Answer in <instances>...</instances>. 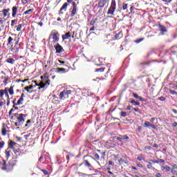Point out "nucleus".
<instances>
[{
	"label": "nucleus",
	"instance_id": "f257e3e1",
	"mask_svg": "<svg viewBox=\"0 0 177 177\" xmlns=\"http://www.w3.org/2000/svg\"><path fill=\"white\" fill-rule=\"evenodd\" d=\"M26 117H27V115L16 113L13 116H11L10 119L15 121V127H23L24 122H26Z\"/></svg>",
	"mask_w": 177,
	"mask_h": 177
},
{
	"label": "nucleus",
	"instance_id": "f03ea898",
	"mask_svg": "<svg viewBox=\"0 0 177 177\" xmlns=\"http://www.w3.org/2000/svg\"><path fill=\"white\" fill-rule=\"evenodd\" d=\"M16 160H14V162H12V161H10L8 164H6V160H3L2 161V164H1L0 167L2 169V171H6L7 172H9L13 169V167L16 165Z\"/></svg>",
	"mask_w": 177,
	"mask_h": 177
},
{
	"label": "nucleus",
	"instance_id": "7ed1b4c3",
	"mask_svg": "<svg viewBox=\"0 0 177 177\" xmlns=\"http://www.w3.org/2000/svg\"><path fill=\"white\" fill-rule=\"evenodd\" d=\"M77 0H66L68 3H71L72 8L69 10V17H74L75 15H77V12H78V8H77V3H75Z\"/></svg>",
	"mask_w": 177,
	"mask_h": 177
},
{
	"label": "nucleus",
	"instance_id": "20e7f679",
	"mask_svg": "<svg viewBox=\"0 0 177 177\" xmlns=\"http://www.w3.org/2000/svg\"><path fill=\"white\" fill-rule=\"evenodd\" d=\"M32 82L35 84V86H39V91H41V89H48V87L49 86V81L44 82L42 80L39 84H38L36 80L32 81Z\"/></svg>",
	"mask_w": 177,
	"mask_h": 177
},
{
	"label": "nucleus",
	"instance_id": "39448f33",
	"mask_svg": "<svg viewBox=\"0 0 177 177\" xmlns=\"http://www.w3.org/2000/svg\"><path fill=\"white\" fill-rule=\"evenodd\" d=\"M115 9H117V3L115 0H111V5L106 12V15L114 16V12H115Z\"/></svg>",
	"mask_w": 177,
	"mask_h": 177
},
{
	"label": "nucleus",
	"instance_id": "423d86ee",
	"mask_svg": "<svg viewBox=\"0 0 177 177\" xmlns=\"http://www.w3.org/2000/svg\"><path fill=\"white\" fill-rule=\"evenodd\" d=\"M50 37H51L52 39H53V44H56V42H59V41L60 40V34L56 30H53L50 32Z\"/></svg>",
	"mask_w": 177,
	"mask_h": 177
},
{
	"label": "nucleus",
	"instance_id": "0eeeda50",
	"mask_svg": "<svg viewBox=\"0 0 177 177\" xmlns=\"http://www.w3.org/2000/svg\"><path fill=\"white\" fill-rule=\"evenodd\" d=\"M70 95H71V90H64L59 93V99L61 100H66V99H68V97H70Z\"/></svg>",
	"mask_w": 177,
	"mask_h": 177
},
{
	"label": "nucleus",
	"instance_id": "6e6552de",
	"mask_svg": "<svg viewBox=\"0 0 177 177\" xmlns=\"http://www.w3.org/2000/svg\"><path fill=\"white\" fill-rule=\"evenodd\" d=\"M12 37L15 36V37L13 38L12 37H9L8 39V44H7V46H9V45H13V41H15V45L16 46V45H18L20 39H17V37H16V35L15 34H12L11 35Z\"/></svg>",
	"mask_w": 177,
	"mask_h": 177
},
{
	"label": "nucleus",
	"instance_id": "1a4fd4ad",
	"mask_svg": "<svg viewBox=\"0 0 177 177\" xmlns=\"http://www.w3.org/2000/svg\"><path fill=\"white\" fill-rule=\"evenodd\" d=\"M85 167L86 168H92V164H91L87 160H84L83 162L80 164L79 168H80L82 171H85Z\"/></svg>",
	"mask_w": 177,
	"mask_h": 177
},
{
	"label": "nucleus",
	"instance_id": "9d476101",
	"mask_svg": "<svg viewBox=\"0 0 177 177\" xmlns=\"http://www.w3.org/2000/svg\"><path fill=\"white\" fill-rule=\"evenodd\" d=\"M56 53H66V51L64 50V48H63V46L60 45V44L57 43L55 46H54Z\"/></svg>",
	"mask_w": 177,
	"mask_h": 177
},
{
	"label": "nucleus",
	"instance_id": "9b49d317",
	"mask_svg": "<svg viewBox=\"0 0 177 177\" xmlns=\"http://www.w3.org/2000/svg\"><path fill=\"white\" fill-rule=\"evenodd\" d=\"M151 63H152L151 61H149L147 62H140L137 64V67L138 68H145V66H150Z\"/></svg>",
	"mask_w": 177,
	"mask_h": 177
},
{
	"label": "nucleus",
	"instance_id": "f8f14e48",
	"mask_svg": "<svg viewBox=\"0 0 177 177\" xmlns=\"http://www.w3.org/2000/svg\"><path fill=\"white\" fill-rule=\"evenodd\" d=\"M110 2V0H99L98 1V8H104L105 5H107Z\"/></svg>",
	"mask_w": 177,
	"mask_h": 177
},
{
	"label": "nucleus",
	"instance_id": "ddd939ff",
	"mask_svg": "<svg viewBox=\"0 0 177 177\" xmlns=\"http://www.w3.org/2000/svg\"><path fill=\"white\" fill-rule=\"evenodd\" d=\"M50 73H62L64 74L66 73V68H56L50 69Z\"/></svg>",
	"mask_w": 177,
	"mask_h": 177
},
{
	"label": "nucleus",
	"instance_id": "4468645a",
	"mask_svg": "<svg viewBox=\"0 0 177 177\" xmlns=\"http://www.w3.org/2000/svg\"><path fill=\"white\" fill-rule=\"evenodd\" d=\"M129 139V137L127 135L124 136H120V137H118L116 138V140H118V142H120V143H123L124 140H128Z\"/></svg>",
	"mask_w": 177,
	"mask_h": 177
},
{
	"label": "nucleus",
	"instance_id": "2eb2a0df",
	"mask_svg": "<svg viewBox=\"0 0 177 177\" xmlns=\"http://www.w3.org/2000/svg\"><path fill=\"white\" fill-rule=\"evenodd\" d=\"M26 97V95H24V93H22L21 95V97L18 100V101L16 104V106H21V104H23V102H24V97Z\"/></svg>",
	"mask_w": 177,
	"mask_h": 177
},
{
	"label": "nucleus",
	"instance_id": "dca6fc26",
	"mask_svg": "<svg viewBox=\"0 0 177 177\" xmlns=\"http://www.w3.org/2000/svg\"><path fill=\"white\" fill-rule=\"evenodd\" d=\"M144 127L145 128H149V127H150L153 129H156V128H157L155 124H151V123H150V122H147V121L145 122Z\"/></svg>",
	"mask_w": 177,
	"mask_h": 177
},
{
	"label": "nucleus",
	"instance_id": "f3484780",
	"mask_svg": "<svg viewBox=\"0 0 177 177\" xmlns=\"http://www.w3.org/2000/svg\"><path fill=\"white\" fill-rule=\"evenodd\" d=\"M151 161L153 164H165V160H163V159H160V158H158L157 160H150Z\"/></svg>",
	"mask_w": 177,
	"mask_h": 177
},
{
	"label": "nucleus",
	"instance_id": "a211bd4d",
	"mask_svg": "<svg viewBox=\"0 0 177 177\" xmlns=\"http://www.w3.org/2000/svg\"><path fill=\"white\" fill-rule=\"evenodd\" d=\"M17 145V143L13 142V140H9L8 148H10L12 150H13V149H15V146H16Z\"/></svg>",
	"mask_w": 177,
	"mask_h": 177
},
{
	"label": "nucleus",
	"instance_id": "6ab92c4d",
	"mask_svg": "<svg viewBox=\"0 0 177 177\" xmlns=\"http://www.w3.org/2000/svg\"><path fill=\"white\" fill-rule=\"evenodd\" d=\"M158 27H159V30H160V32H162V34L167 32V28L165 26L161 25V24H158Z\"/></svg>",
	"mask_w": 177,
	"mask_h": 177
},
{
	"label": "nucleus",
	"instance_id": "aec40b11",
	"mask_svg": "<svg viewBox=\"0 0 177 177\" xmlns=\"http://www.w3.org/2000/svg\"><path fill=\"white\" fill-rule=\"evenodd\" d=\"M68 5H70V3L67 1L64 3L63 6L61 7L59 12H63V10L66 12V10H67V6H68Z\"/></svg>",
	"mask_w": 177,
	"mask_h": 177
},
{
	"label": "nucleus",
	"instance_id": "412c9836",
	"mask_svg": "<svg viewBox=\"0 0 177 177\" xmlns=\"http://www.w3.org/2000/svg\"><path fill=\"white\" fill-rule=\"evenodd\" d=\"M122 30H120L118 33H116L115 35V39H121L123 37Z\"/></svg>",
	"mask_w": 177,
	"mask_h": 177
},
{
	"label": "nucleus",
	"instance_id": "4be33fe9",
	"mask_svg": "<svg viewBox=\"0 0 177 177\" xmlns=\"http://www.w3.org/2000/svg\"><path fill=\"white\" fill-rule=\"evenodd\" d=\"M92 155L94 157H91L93 160H96L97 161H99V160H100V156H99V153L96 152H93Z\"/></svg>",
	"mask_w": 177,
	"mask_h": 177
},
{
	"label": "nucleus",
	"instance_id": "5701e85b",
	"mask_svg": "<svg viewBox=\"0 0 177 177\" xmlns=\"http://www.w3.org/2000/svg\"><path fill=\"white\" fill-rule=\"evenodd\" d=\"M12 153V151L10 148H7L5 151V154L7 160H9V157H10V153Z\"/></svg>",
	"mask_w": 177,
	"mask_h": 177
},
{
	"label": "nucleus",
	"instance_id": "b1692460",
	"mask_svg": "<svg viewBox=\"0 0 177 177\" xmlns=\"http://www.w3.org/2000/svg\"><path fill=\"white\" fill-rule=\"evenodd\" d=\"M43 77H44V80H44V82H48V81H49V85H50V80H49L48 73H45L43 75Z\"/></svg>",
	"mask_w": 177,
	"mask_h": 177
},
{
	"label": "nucleus",
	"instance_id": "393cba45",
	"mask_svg": "<svg viewBox=\"0 0 177 177\" xmlns=\"http://www.w3.org/2000/svg\"><path fill=\"white\" fill-rule=\"evenodd\" d=\"M71 37V33L70 32H66L65 35H62V39L63 41L66 39H68Z\"/></svg>",
	"mask_w": 177,
	"mask_h": 177
},
{
	"label": "nucleus",
	"instance_id": "a878e982",
	"mask_svg": "<svg viewBox=\"0 0 177 177\" xmlns=\"http://www.w3.org/2000/svg\"><path fill=\"white\" fill-rule=\"evenodd\" d=\"M8 132L9 131L6 130V127L3 125L1 129V135H3V136H6V135H8Z\"/></svg>",
	"mask_w": 177,
	"mask_h": 177
},
{
	"label": "nucleus",
	"instance_id": "bb28decb",
	"mask_svg": "<svg viewBox=\"0 0 177 177\" xmlns=\"http://www.w3.org/2000/svg\"><path fill=\"white\" fill-rule=\"evenodd\" d=\"M11 52L13 53H19V48L15 46L13 47V44L11 45Z\"/></svg>",
	"mask_w": 177,
	"mask_h": 177
},
{
	"label": "nucleus",
	"instance_id": "cd10ccee",
	"mask_svg": "<svg viewBox=\"0 0 177 177\" xmlns=\"http://www.w3.org/2000/svg\"><path fill=\"white\" fill-rule=\"evenodd\" d=\"M17 9H18V8L16 7V6L12 7V17H15L16 15H17Z\"/></svg>",
	"mask_w": 177,
	"mask_h": 177
},
{
	"label": "nucleus",
	"instance_id": "c85d7f7f",
	"mask_svg": "<svg viewBox=\"0 0 177 177\" xmlns=\"http://www.w3.org/2000/svg\"><path fill=\"white\" fill-rule=\"evenodd\" d=\"M160 169H161V171H171V167L168 165L161 166Z\"/></svg>",
	"mask_w": 177,
	"mask_h": 177
},
{
	"label": "nucleus",
	"instance_id": "c756f323",
	"mask_svg": "<svg viewBox=\"0 0 177 177\" xmlns=\"http://www.w3.org/2000/svg\"><path fill=\"white\" fill-rule=\"evenodd\" d=\"M34 12V9H29L26 11H25L24 13H23V16L26 15H32V13Z\"/></svg>",
	"mask_w": 177,
	"mask_h": 177
},
{
	"label": "nucleus",
	"instance_id": "7c9ffc66",
	"mask_svg": "<svg viewBox=\"0 0 177 177\" xmlns=\"http://www.w3.org/2000/svg\"><path fill=\"white\" fill-rule=\"evenodd\" d=\"M13 88H15V86H11L10 88H8V93L11 96L15 95V90H13Z\"/></svg>",
	"mask_w": 177,
	"mask_h": 177
},
{
	"label": "nucleus",
	"instance_id": "2f4dec72",
	"mask_svg": "<svg viewBox=\"0 0 177 177\" xmlns=\"http://www.w3.org/2000/svg\"><path fill=\"white\" fill-rule=\"evenodd\" d=\"M10 12V8L4 9L2 10V13L3 15V17H6L8 16V13Z\"/></svg>",
	"mask_w": 177,
	"mask_h": 177
},
{
	"label": "nucleus",
	"instance_id": "473e14b6",
	"mask_svg": "<svg viewBox=\"0 0 177 177\" xmlns=\"http://www.w3.org/2000/svg\"><path fill=\"white\" fill-rule=\"evenodd\" d=\"M97 153H99V154H100L101 156V159H104V157H106V152L102 151L100 149H97Z\"/></svg>",
	"mask_w": 177,
	"mask_h": 177
},
{
	"label": "nucleus",
	"instance_id": "72a5a7b5",
	"mask_svg": "<svg viewBox=\"0 0 177 177\" xmlns=\"http://www.w3.org/2000/svg\"><path fill=\"white\" fill-rule=\"evenodd\" d=\"M130 103L134 104V106H140V102H136L134 99H130Z\"/></svg>",
	"mask_w": 177,
	"mask_h": 177
},
{
	"label": "nucleus",
	"instance_id": "f704fd0d",
	"mask_svg": "<svg viewBox=\"0 0 177 177\" xmlns=\"http://www.w3.org/2000/svg\"><path fill=\"white\" fill-rule=\"evenodd\" d=\"M119 164L122 165V164H129V161L125 159H120L118 160Z\"/></svg>",
	"mask_w": 177,
	"mask_h": 177
},
{
	"label": "nucleus",
	"instance_id": "c9c22d12",
	"mask_svg": "<svg viewBox=\"0 0 177 177\" xmlns=\"http://www.w3.org/2000/svg\"><path fill=\"white\" fill-rule=\"evenodd\" d=\"M15 62H16V60H15L13 58H8L6 60V62L9 63L10 64H15Z\"/></svg>",
	"mask_w": 177,
	"mask_h": 177
},
{
	"label": "nucleus",
	"instance_id": "e433bc0d",
	"mask_svg": "<svg viewBox=\"0 0 177 177\" xmlns=\"http://www.w3.org/2000/svg\"><path fill=\"white\" fill-rule=\"evenodd\" d=\"M3 91L4 95H6V97H9V93H8V87H6V88H4V90H3Z\"/></svg>",
	"mask_w": 177,
	"mask_h": 177
},
{
	"label": "nucleus",
	"instance_id": "4c0bfd02",
	"mask_svg": "<svg viewBox=\"0 0 177 177\" xmlns=\"http://www.w3.org/2000/svg\"><path fill=\"white\" fill-rule=\"evenodd\" d=\"M5 104H6V100L3 99V100H0V109L1 107H2L3 106H5Z\"/></svg>",
	"mask_w": 177,
	"mask_h": 177
},
{
	"label": "nucleus",
	"instance_id": "58836bf2",
	"mask_svg": "<svg viewBox=\"0 0 177 177\" xmlns=\"http://www.w3.org/2000/svg\"><path fill=\"white\" fill-rule=\"evenodd\" d=\"M2 80H4L3 82L4 85H8V80H9V77L3 76Z\"/></svg>",
	"mask_w": 177,
	"mask_h": 177
},
{
	"label": "nucleus",
	"instance_id": "ea45409f",
	"mask_svg": "<svg viewBox=\"0 0 177 177\" xmlns=\"http://www.w3.org/2000/svg\"><path fill=\"white\" fill-rule=\"evenodd\" d=\"M106 70V68H100L95 69V73H103Z\"/></svg>",
	"mask_w": 177,
	"mask_h": 177
},
{
	"label": "nucleus",
	"instance_id": "a19ab883",
	"mask_svg": "<svg viewBox=\"0 0 177 177\" xmlns=\"http://www.w3.org/2000/svg\"><path fill=\"white\" fill-rule=\"evenodd\" d=\"M24 90L26 91L28 93H32V90H31L28 86H25Z\"/></svg>",
	"mask_w": 177,
	"mask_h": 177
},
{
	"label": "nucleus",
	"instance_id": "79ce46f5",
	"mask_svg": "<svg viewBox=\"0 0 177 177\" xmlns=\"http://www.w3.org/2000/svg\"><path fill=\"white\" fill-rule=\"evenodd\" d=\"M3 147H5V141L1 140L0 141V150H1V149H3Z\"/></svg>",
	"mask_w": 177,
	"mask_h": 177
},
{
	"label": "nucleus",
	"instance_id": "37998d69",
	"mask_svg": "<svg viewBox=\"0 0 177 177\" xmlns=\"http://www.w3.org/2000/svg\"><path fill=\"white\" fill-rule=\"evenodd\" d=\"M122 9V10H127V9H128V4L123 3Z\"/></svg>",
	"mask_w": 177,
	"mask_h": 177
},
{
	"label": "nucleus",
	"instance_id": "c03bdc74",
	"mask_svg": "<svg viewBox=\"0 0 177 177\" xmlns=\"http://www.w3.org/2000/svg\"><path fill=\"white\" fill-rule=\"evenodd\" d=\"M142 41H145V38H140L138 39H136L134 41V42H136V44H140V42H142Z\"/></svg>",
	"mask_w": 177,
	"mask_h": 177
},
{
	"label": "nucleus",
	"instance_id": "a18cd8bd",
	"mask_svg": "<svg viewBox=\"0 0 177 177\" xmlns=\"http://www.w3.org/2000/svg\"><path fill=\"white\" fill-rule=\"evenodd\" d=\"M21 27H22V25L19 24L18 26H15V28H16L17 31H21Z\"/></svg>",
	"mask_w": 177,
	"mask_h": 177
},
{
	"label": "nucleus",
	"instance_id": "49530a36",
	"mask_svg": "<svg viewBox=\"0 0 177 177\" xmlns=\"http://www.w3.org/2000/svg\"><path fill=\"white\" fill-rule=\"evenodd\" d=\"M108 44L109 45V46L113 47V46H115V42L111 41H109Z\"/></svg>",
	"mask_w": 177,
	"mask_h": 177
},
{
	"label": "nucleus",
	"instance_id": "de8ad7c7",
	"mask_svg": "<svg viewBox=\"0 0 177 177\" xmlns=\"http://www.w3.org/2000/svg\"><path fill=\"white\" fill-rule=\"evenodd\" d=\"M137 160L138 161H145V158L143 156H138V157H137Z\"/></svg>",
	"mask_w": 177,
	"mask_h": 177
},
{
	"label": "nucleus",
	"instance_id": "09e8293b",
	"mask_svg": "<svg viewBox=\"0 0 177 177\" xmlns=\"http://www.w3.org/2000/svg\"><path fill=\"white\" fill-rule=\"evenodd\" d=\"M148 169H153L154 167L153 165H151V162H149L148 165H147Z\"/></svg>",
	"mask_w": 177,
	"mask_h": 177
},
{
	"label": "nucleus",
	"instance_id": "8fccbe9b",
	"mask_svg": "<svg viewBox=\"0 0 177 177\" xmlns=\"http://www.w3.org/2000/svg\"><path fill=\"white\" fill-rule=\"evenodd\" d=\"M100 17L97 16L95 18L93 19V20L94 21V23H97V21H99V20H100Z\"/></svg>",
	"mask_w": 177,
	"mask_h": 177
},
{
	"label": "nucleus",
	"instance_id": "3c124183",
	"mask_svg": "<svg viewBox=\"0 0 177 177\" xmlns=\"http://www.w3.org/2000/svg\"><path fill=\"white\" fill-rule=\"evenodd\" d=\"M3 95H5L3 93V89H1L0 90V98L1 99H2L3 97Z\"/></svg>",
	"mask_w": 177,
	"mask_h": 177
},
{
	"label": "nucleus",
	"instance_id": "603ef678",
	"mask_svg": "<svg viewBox=\"0 0 177 177\" xmlns=\"http://www.w3.org/2000/svg\"><path fill=\"white\" fill-rule=\"evenodd\" d=\"M120 115L121 117H124V118L127 117V112H124V111L120 112Z\"/></svg>",
	"mask_w": 177,
	"mask_h": 177
},
{
	"label": "nucleus",
	"instance_id": "864d4df0",
	"mask_svg": "<svg viewBox=\"0 0 177 177\" xmlns=\"http://www.w3.org/2000/svg\"><path fill=\"white\" fill-rule=\"evenodd\" d=\"M17 21V19H14L11 21V27L15 26V24Z\"/></svg>",
	"mask_w": 177,
	"mask_h": 177
},
{
	"label": "nucleus",
	"instance_id": "5fc2aeb1",
	"mask_svg": "<svg viewBox=\"0 0 177 177\" xmlns=\"http://www.w3.org/2000/svg\"><path fill=\"white\" fill-rule=\"evenodd\" d=\"M41 172L44 174V175H48L49 172L48 171V170H45V169H41Z\"/></svg>",
	"mask_w": 177,
	"mask_h": 177
},
{
	"label": "nucleus",
	"instance_id": "6e6d98bb",
	"mask_svg": "<svg viewBox=\"0 0 177 177\" xmlns=\"http://www.w3.org/2000/svg\"><path fill=\"white\" fill-rule=\"evenodd\" d=\"M169 93H171V95H177V92L174 90H169Z\"/></svg>",
	"mask_w": 177,
	"mask_h": 177
},
{
	"label": "nucleus",
	"instance_id": "4d7b16f0",
	"mask_svg": "<svg viewBox=\"0 0 177 177\" xmlns=\"http://www.w3.org/2000/svg\"><path fill=\"white\" fill-rule=\"evenodd\" d=\"M14 111H15V109L12 107V108L10 110V111H9V113H8V115H12V113H14Z\"/></svg>",
	"mask_w": 177,
	"mask_h": 177
},
{
	"label": "nucleus",
	"instance_id": "13d9d810",
	"mask_svg": "<svg viewBox=\"0 0 177 177\" xmlns=\"http://www.w3.org/2000/svg\"><path fill=\"white\" fill-rule=\"evenodd\" d=\"M12 151L15 153V154H17L20 151V149H15V148L12 149Z\"/></svg>",
	"mask_w": 177,
	"mask_h": 177
},
{
	"label": "nucleus",
	"instance_id": "bf43d9fd",
	"mask_svg": "<svg viewBox=\"0 0 177 177\" xmlns=\"http://www.w3.org/2000/svg\"><path fill=\"white\" fill-rule=\"evenodd\" d=\"M153 148L151 147V146H145V150H151Z\"/></svg>",
	"mask_w": 177,
	"mask_h": 177
},
{
	"label": "nucleus",
	"instance_id": "052dcab7",
	"mask_svg": "<svg viewBox=\"0 0 177 177\" xmlns=\"http://www.w3.org/2000/svg\"><path fill=\"white\" fill-rule=\"evenodd\" d=\"M109 165H111V167H114V162L109 160L108 162Z\"/></svg>",
	"mask_w": 177,
	"mask_h": 177
},
{
	"label": "nucleus",
	"instance_id": "680f3d73",
	"mask_svg": "<svg viewBox=\"0 0 177 177\" xmlns=\"http://www.w3.org/2000/svg\"><path fill=\"white\" fill-rule=\"evenodd\" d=\"M95 24H96V23L95 22V21L93 19H92L90 21V26H95Z\"/></svg>",
	"mask_w": 177,
	"mask_h": 177
},
{
	"label": "nucleus",
	"instance_id": "e2e57ef3",
	"mask_svg": "<svg viewBox=\"0 0 177 177\" xmlns=\"http://www.w3.org/2000/svg\"><path fill=\"white\" fill-rule=\"evenodd\" d=\"M133 97H136V99H139V97H140V96L135 93H133Z\"/></svg>",
	"mask_w": 177,
	"mask_h": 177
},
{
	"label": "nucleus",
	"instance_id": "0e129e2a",
	"mask_svg": "<svg viewBox=\"0 0 177 177\" xmlns=\"http://www.w3.org/2000/svg\"><path fill=\"white\" fill-rule=\"evenodd\" d=\"M139 100H140V102H147V100H145V98H143V97H139Z\"/></svg>",
	"mask_w": 177,
	"mask_h": 177
},
{
	"label": "nucleus",
	"instance_id": "69168bd1",
	"mask_svg": "<svg viewBox=\"0 0 177 177\" xmlns=\"http://www.w3.org/2000/svg\"><path fill=\"white\" fill-rule=\"evenodd\" d=\"M10 98L8 97H7V106H10Z\"/></svg>",
	"mask_w": 177,
	"mask_h": 177
},
{
	"label": "nucleus",
	"instance_id": "338daca9",
	"mask_svg": "<svg viewBox=\"0 0 177 177\" xmlns=\"http://www.w3.org/2000/svg\"><path fill=\"white\" fill-rule=\"evenodd\" d=\"M159 100H160V102H164V101H165V97H159Z\"/></svg>",
	"mask_w": 177,
	"mask_h": 177
},
{
	"label": "nucleus",
	"instance_id": "774afa93",
	"mask_svg": "<svg viewBox=\"0 0 177 177\" xmlns=\"http://www.w3.org/2000/svg\"><path fill=\"white\" fill-rule=\"evenodd\" d=\"M172 169H177V165L174 164L172 165Z\"/></svg>",
	"mask_w": 177,
	"mask_h": 177
}]
</instances>
